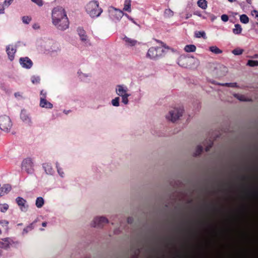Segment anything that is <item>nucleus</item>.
<instances>
[{"label": "nucleus", "mask_w": 258, "mask_h": 258, "mask_svg": "<svg viewBox=\"0 0 258 258\" xmlns=\"http://www.w3.org/2000/svg\"><path fill=\"white\" fill-rule=\"evenodd\" d=\"M52 23L61 30L69 27V20L64 9L61 7L54 8L51 14Z\"/></svg>", "instance_id": "f257e3e1"}, {"label": "nucleus", "mask_w": 258, "mask_h": 258, "mask_svg": "<svg viewBox=\"0 0 258 258\" xmlns=\"http://www.w3.org/2000/svg\"><path fill=\"white\" fill-rule=\"evenodd\" d=\"M183 111V108L180 106H171L165 115V118L168 122L175 123L182 117Z\"/></svg>", "instance_id": "f03ea898"}, {"label": "nucleus", "mask_w": 258, "mask_h": 258, "mask_svg": "<svg viewBox=\"0 0 258 258\" xmlns=\"http://www.w3.org/2000/svg\"><path fill=\"white\" fill-rule=\"evenodd\" d=\"M87 13L92 18L99 17L103 12L102 9L99 7V3L97 1L89 2L86 6Z\"/></svg>", "instance_id": "7ed1b4c3"}, {"label": "nucleus", "mask_w": 258, "mask_h": 258, "mask_svg": "<svg viewBox=\"0 0 258 258\" xmlns=\"http://www.w3.org/2000/svg\"><path fill=\"white\" fill-rule=\"evenodd\" d=\"M178 64L181 67H197L200 64V61L194 57H186L185 56H180L178 59Z\"/></svg>", "instance_id": "20e7f679"}, {"label": "nucleus", "mask_w": 258, "mask_h": 258, "mask_svg": "<svg viewBox=\"0 0 258 258\" xmlns=\"http://www.w3.org/2000/svg\"><path fill=\"white\" fill-rule=\"evenodd\" d=\"M116 94L121 97L122 102L124 104H127L128 103V97L130 96V94L128 93V88L127 86L124 85H118L115 89Z\"/></svg>", "instance_id": "39448f33"}, {"label": "nucleus", "mask_w": 258, "mask_h": 258, "mask_svg": "<svg viewBox=\"0 0 258 258\" xmlns=\"http://www.w3.org/2000/svg\"><path fill=\"white\" fill-rule=\"evenodd\" d=\"M37 43L39 46H44L45 49L49 51H56L58 49L57 44L52 40H40Z\"/></svg>", "instance_id": "423d86ee"}, {"label": "nucleus", "mask_w": 258, "mask_h": 258, "mask_svg": "<svg viewBox=\"0 0 258 258\" xmlns=\"http://www.w3.org/2000/svg\"><path fill=\"white\" fill-rule=\"evenodd\" d=\"M12 126V123L10 117L7 115L0 116V128L2 130L8 132Z\"/></svg>", "instance_id": "0eeeda50"}, {"label": "nucleus", "mask_w": 258, "mask_h": 258, "mask_svg": "<svg viewBox=\"0 0 258 258\" xmlns=\"http://www.w3.org/2000/svg\"><path fill=\"white\" fill-rule=\"evenodd\" d=\"M163 49L159 47H152L149 49L147 53V57L150 59H156L162 55Z\"/></svg>", "instance_id": "6e6552de"}, {"label": "nucleus", "mask_w": 258, "mask_h": 258, "mask_svg": "<svg viewBox=\"0 0 258 258\" xmlns=\"http://www.w3.org/2000/svg\"><path fill=\"white\" fill-rule=\"evenodd\" d=\"M108 223V219L103 216L95 217L90 222V226L94 228L102 227L105 224Z\"/></svg>", "instance_id": "1a4fd4ad"}, {"label": "nucleus", "mask_w": 258, "mask_h": 258, "mask_svg": "<svg viewBox=\"0 0 258 258\" xmlns=\"http://www.w3.org/2000/svg\"><path fill=\"white\" fill-rule=\"evenodd\" d=\"M109 13L110 18L113 21H118L123 16L122 11L114 8L110 9Z\"/></svg>", "instance_id": "9d476101"}, {"label": "nucleus", "mask_w": 258, "mask_h": 258, "mask_svg": "<svg viewBox=\"0 0 258 258\" xmlns=\"http://www.w3.org/2000/svg\"><path fill=\"white\" fill-rule=\"evenodd\" d=\"M22 169L28 173H31L33 171V163L30 159H26L22 163Z\"/></svg>", "instance_id": "9b49d317"}, {"label": "nucleus", "mask_w": 258, "mask_h": 258, "mask_svg": "<svg viewBox=\"0 0 258 258\" xmlns=\"http://www.w3.org/2000/svg\"><path fill=\"white\" fill-rule=\"evenodd\" d=\"M17 204L19 206V208L21 211L26 212L27 211L28 208V205L26 201L21 197L17 198Z\"/></svg>", "instance_id": "f8f14e48"}, {"label": "nucleus", "mask_w": 258, "mask_h": 258, "mask_svg": "<svg viewBox=\"0 0 258 258\" xmlns=\"http://www.w3.org/2000/svg\"><path fill=\"white\" fill-rule=\"evenodd\" d=\"M20 63L23 68L30 69L32 66V62L28 57L21 58Z\"/></svg>", "instance_id": "ddd939ff"}, {"label": "nucleus", "mask_w": 258, "mask_h": 258, "mask_svg": "<svg viewBox=\"0 0 258 258\" xmlns=\"http://www.w3.org/2000/svg\"><path fill=\"white\" fill-rule=\"evenodd\" d=\"M16 49L14 46L9 45L7 49V51L9 56V59L11 60H13L15 58V55L16 53Z\"/></svg>", "instance_id": "4468645a"}, {"label": "nucleus", "mask_w": 258, "mask_h": 258, "mask_svg": "<svg viewBox=\"0 0 258 258\" xmlns=\"http://www.w3.org/2000/svg\"><path fill=\"white\" fill-rule=\"evenodd\" d=\"M12 242V240L10 238L3 239L0 241V247L6 248L9 246Z\"/></svg>", "instance_id": "2eb2a0df"}, {"label": "nucleus", "mask_w": 258, "mask_h": 258, "mask_svg": "<svg viewBox=\"0 0 258 258\" xmlns=\"http://www.w3.org/2000/svg\"><path fill=\"white\" fill-rule=\"evenodd\" d=\"M40 105L43 108H51L52 107V104L51 103L47 101L46 99L42 98H41Z\"/></svg>", "instance_id": "dca6fc26"}, {"label": "nucleus", "mask_w": 258, "mask_h": 258, "mask_svg": "<svg viewBox=\"0 0 258 258\" xmlns=\"http://www.w3.org/2000/svg\"><path fill=\"white\" fill-rule=\"evenodd\" d=\"M11 190V186L9 184H5L1 188L0 197L5 194L8 193Z\"/></svg>", "instance_id": "f3484780"}, {"label": "nucleus", "mask_w": 258, "mask_h": 258, "mask_svg": "<svg viewBox=\"0 0 258 258\" xmlns=\"http://www.w3.org/2000/svg\"><path fill=\"white\" fill-rule=\"evenodd\" d=\"M184 50L187 52H192L196 50V46L194 44L185 45L184 47Z\"/></svg>", "instance_id": "a211bd4d"}, {"label": "nucleus", "mask_w": 258, "mask_h": 258, "mask_svg": "<svg viewBox=\"0 0 258 258\" xmlns=\"http://www.w3.org/2000/svg\"><path fill=\"white\" fill-rule=\"evenodd\" d=\"M242 29L240 25L237 24L234 25V28L233 29V33L235 35L240 34L242 32Z\"/></svg>", "instance_id": "6ab92c4d"}, {"label": "nucleus", "mask_w": 258, "mask_h": 258, "mask_svg": "<svg viewBox=\"0 0 258 258\" xmlns=\"http://www.w3.org/2000/svg\"><path fill=\"white\" fill-rule=\"evenodd\" d=\"M197 5L200 8L206 10L208 7V3L206 0H199Z\"/></svg>", "instance_id": "aec40b11"}, {"label": "nucleus", "mask_w": 258, "mask_h": 258, "mask_svg": "<svg viewBox=\"0 0 258 258\" xmlns=\"http://www.w3.org/2000/svg\"><path fill=\"white\" fill-rule=\"evenodd\" d=\"M209 50L211 52L216 54H221L222 53V50L219 49L216 45L210 46L209 47Z\"/></svg>", "instance_id": "412c9836"}, {"label": "nucleus", "mask_w": 258, "mask_h": 258, "mask_svg": "<svg viewBox=\"0 0 258 258\" xmlns=\"http://www.w3.org/2000/svg\"><path fill=\"white\" fill-rule=\"evenodd\" d=\"M233 96L235 98L238 99L241 101H249L250 99L247 98L246 96L243 95H240L238 94H234Z\"/></svg>", "instance_id": "4be33fe9"}, {"label": "nucleus", "mask_w": 258, "mask_h": 258, "mask_svg": "<svg viewBox=\"0 0 258 258\" xmlns=\"http://www.w3.org/2000/svg\"><path fill=\"white\" fill-rule=\"evenodd\" d=\"M124 40L126 42V45L130 46H135L137 44V41L134 39H132L130 38L125 37Z\"/></svg>", "instance_id": "5701e85b"}, {"label": "nucleus", "mask_w": 258, "mask_h": 258, "mask_svg": "<svg viewBox=\"0 0 258 258\" xmlns=\"http://www.w3.org/2000/svg\"><path fill=\"white\" fill-rule=\"evenodd\" d=\"M44 203V199L42 197H38L36 200L35 205L38 208H41Z\"/></svg>", "instance_id": "b1692460"}, {"label": "nucleus", "mask_w": 258, "mask_h": 258, "mask_svg": "<svg viewBox=\"0 0 258 258\" xmlns=\"http://www.w3.org/2000/svg\"><path fill=\"white\" fill-rule=\"evenodd\" d=\"M20 117L24 121L29 122L30 121V119L28 116L27 113L25 111L21 112L20 114Z\"/></svg>", "instance_id": "393cba45"}, {"label": "nucleus", "mask_w": 258, "mask_h": 258, "mask_svg": "<svg viewBox=\"0 0 258 258\" xmlns=\"http://www.w3.org/2000/svg\"><path fill=\"white\" fill-rule=\"evenodd\" d=\"M123 10L125 11H127L128 12H131V0H125V1Z\"/></svg>", "instance_id": "a878e982"}, {"label": "nucleus", "mask_w": 258, "mask_h": 258, "mask_svg": "<svg viewBox=\"0 0 258 258\" xmlns=\"http://www.w3.org/2000/svg\"><path fill=\"white\" fill-rule=\"evenodd\" d=\"M164 16L166 18H171L174 15V12L170 9H167L164 11Z\"/></svg>", "instance_id": "bb28decb"}, {"label": "nucleus", "mask_w": 258, "mask_h": 258, "mask_svg": "<svg viewBox=\"0 0 258 258\" xmlns=\"http://www.w3.org/2000/svg\"><path fill=\"white\" fill-rule=\"evenodd\" d=\"M240 21L243 24H247L249 22L248 17L245 14L240 16Z\"/></svg>", "instance_id": "cd10ccee"}, {"label": "nucleus", "mask_w": 258, "mask_h": 258, "mask_svg": "<svg viewBox=\"0 0 258 258\" xmlns=\"http://www.w3.org/2000/svg\"><path fill=\"white\" fill-rule=\"evenodd\" d=\"M44 168L45 169L46 172L47 174H51L52 173V169L51 166L50 165H49L48 164H46L44 165Z\"/></svg>", "instance_id": "c85d7f7f"}, {"label": "nucleus", "mask_w": 258, "mask_h": 258, "mask_svg": "<svg viewBox=\"0 0 258 258\" xmlns=\"http://www.w3.org/2000/svg\"><path fill=\"white\" fill-rule=\"evenodd\" d=\"M247 65L250 67L258 66V60H249L247 63Z\"/></svg>", "instance_id": "c756f323"}, {"label": "nucleus", "mask_w": 258, "mask_h": 258, "mask_svg": "<svg viewBox=\"0 0 258 258\" xmlns=\"http://www.w3.org/2000/svg\"><path fill=\"white\" fill-rule=\"evenodd\" d=\"M220 85L223 86H228V87H232V88H234V87H237V85L236 83H223V84H221Z\"/></svg>", "instance_id": "7c9ffc66"}, {"label": "nucleus", "mask_w": 258, "mask_h": 258, "mask_svg": "<svg viewBox=\"0 0 258 258\" xmlns=\"http://www.w3.org/2000/svg\"><path fill=\"white\" fill-rule=\"evenodd\" d=\"M119 98L118 97L112 99L111 101L112 105L116 107L118 106L119 105Z\"/></svg>", "instance_id": "2f4dec72"}, {"label": "nucleus", "mask_w": 258, "mask_h": 258, "mask_svg": "<svg viewBox=\"0 0 258 258\" xmlns=\"http://www.w3.org/2000/svg\"><path fill=\"white\" fill-rule=\"evenodd\" d=\"M232 53L234 55H240L243 52V50L241 49L237 48L232 50Z\"/></svg>", "instance_id": "473e14b6"}, {"label": "nucleus", "mask_w": 258, "mask_h": 258, "mask_svg": "<svg viewBox=\"0 0 258 258\" xmlns=\"http://www.w3.org/2000/svg\"><path fill=\"white\" fill-rule=\"evenodd\" d=\"M79 34H80L81 39L82 40H86V36L85 35V32L83 30H82V29L79 30Z\"/></svg>", "instance_id": "72a5a7b5"}, {"label": "nucleus", "mask_w": 258, "mask_h": 258, "mask_svg": "<svg viewBox=\"0 0 258 258\" xmlns=\"http://www.w3.org/2000/svg\"><path fill=\"white\" fill-rule=\"evenodd\" d=\"M197 38L204 37L206 38V33L204 31H199L196 34Z\"/></svg>", "instance_id": "f704fd0d"}, {"label": "nucleus", "mask_w": 258, "mask_h": 258, "mask_svg": "<svg viewBox=\"0 0 258 258\" xmlns=\"http://www.w3.org/2000/svg\"><path fill=\"white\" fill-rule=\"evenodd\" d=\"M31 20V18L28 16H24L22 17L23 22L25 24H28Z\"/></svg>", "instance_id": "c9c22d12"}, {"label": "nucleus", "mask_w": 258, "mask_h": 258, "mask_svg": "<svg viewBox=\"0 0 258 258\" xmlns=\"http://www.w3.org/2000/svg\"><path fill=\"white\" fill-rule=\"evenodd\" d=\"M8 208L9 206L7 204L0 205V210L3 212L6 211Z\"/></svg>", "instance_id": "e433bc0d"}, {"label": "nucleus", "mask_w": 258, "mask_h": 258, "mask_svg": "<svg viewBox=\"0 0 258 258\" xmlns=\"http://www.w3.org/2000/svg\"><path fill=\"white\" fill-rule=\"evenodd\" d=\"M9 222L6 220H0V224L2 225L3 227H6L7 230H8V225Z\"/></svg>", "instance_id": "4c0bfd02"}, {"label": "nucleus", "mask_w": 258, "mask_h": 258, "mask_svg": "<svg viewBox=\"0 0 258 258\" xmlns=\"http://www.w3.org/2000/svg\"><path fill=\"white\" fill-rule=\"evenodd\" d=\"M202 147L201 146H198L196 150V152L194 153L195 155H198L201 153L202 151Z\"/></svg>", "instance_id": "58836bf2"}, {"label": "nucleus", "mask_w": 258, "mask_h": 258, "mask_svg": "<svg viewBox=\"0 0 258 258\" xmlns=\"http://www.w3.org/2000/svg\"><path fill=\"white\" fill-rule=\"evenodd\" d=\"M13 1L14 0H5L4 3V7H8L12 3Z\"/></svg>", "instance_id": "ea45409f"}, {"label": "nucleus", "mask_w": 258, "mask_h": 258, "mask_svg": "<svg viewBox=\"0 0 258 258\" xmlns=\"http://www.w3.org/2000/svg\"><path fill=\"white\" fill-rule=\"evenodd\" d=\"M31 1L39 6H42L43 5L42 0H31Z\"/></svg>", "instance_id": "a19ab883"}, {"label": "nucleus", "mask_w": 258, "mask_h": 258, "mask_svg": "<svg viewBox=\"0 0 258 258\" xmlns=\"http://www.w3.org/2000/svg\"><path fill=\"white\" fill-rule=\"evenodd\" d=\"M221 20L224 22H227L228 20V17L227 15L224 14L221 16Z\"/></svg>", "instance_id": "79ce46f5"}, {"label": "nucleus", "mask_w": 258, "mask_h": 258, "mask_svg": "<svg viewBox=\"0 0 258 258\" xmlns=\"http://www.w3.org/2000/svg\"><path fill=\"white\" fill-rule=\"evenodd\" d=\"M251 15L252 16L257 19L258 21V11L253 10L251 12Z\"/></svg>", "instance_id": "37998d69"}, {"label": "nucleus", "mask_w": 258, "mask_h": 258, "mask_svg": "<svg viewBox=\"0 0 258 258\" xmlns=\"http://www.w3.org/2000/svg\"><path fill=\"white\" fill-rule=\"evenodd\" d=\"M57 166V171L59 173V174L62 177L64 175V173L62 171V169H61L60 168H59L57 165L56 166Z\"/></svg>", "instance_id": "c03bdc74"}, {"label": "nucleus", "mask_w": 258, "mask_h": 258, "mask_svg": "<svg viewBox=\"0 0 258 258\" xmlns=\"http://www.w3.org/2000/svg\"><path fill=\"white\" fill-rule=\"evenodd\" d=\"M39 77H33V78L32 79V82L33 84L38 83L39 82Z\"/></svg>", "instance_id": "a18cd8bd"}, {"label": "nucleus", "mask_w": 258, "mask_h": 258, "mask_svg": "<svg viewBox=\"0 0 258 258\" xmlns=\"http://www.w3.org/2000/svg\"><path fill=\"white\" fill-rule=\"evenodd\" d=\"M163 46L164 47L165 49H168V50H171L172 51H174V50L172 48H170L168 46L166 45L165 44H163Z\"/></svg>", "instance_id": "49530a36"}, {"label": "nucleus", "mask_w": 258, "mask_h": 258, "mask_svg": "<svg viewBox=\"0 0 258 258\" xmlns=\"http://www.w3.org/2000/svg\"><path fill=\"white\" fill-rule=\"evenodd\" d=\"M219 68L221 69V70H222L223 71H224L226 73L227 72V68H226L224 66H220L219 67Z\"/></svg>", "instance_id": "de8ad7c7"}, {"label": "nucleus", "mask_w": 258, "mask_h": 258, "mask_svg": "<svg viewBox=\"0 0 258 258\" xmlns=\"http://www.w3.org/2000/svg\"><path fill=\"white\" fill-rule=\"evenodd\" d=\"M125 16L130 20H131V21H132L134 23L136 24V22L134 21V20H133V19H132V18H130L127 14L125 15Z\"/></svg>", "instance_id": "09e8293b"}, {"label": "nucleus", "mask_w": 258, "mask_h": 258, "mask_svg": "<svg viewBox=\"0 0 258 258\" xmlns=\"http://www.w3.org/2000/svg\"><path fill=\"white\" fill-rule=\"evenodd\" d=\"M191 16H192V15L191 14H187L185 16V19H188L190 18V17H191Z\"/></svg>", "instance_id": "8fccbe9b"}, {"label": "nucleus", "mask_w": 258, "mask_h": 258, "mask_svg": "<svg viewBox=\"0 0 258 258\" xmlns=\"http://www.w3.org/2000/svg\"><path fill=\"white\" fill-rule=\"evenodd\" d=\"M33 27L34 29H36L39 28V26L38 24H34L33 25Z\"/></svg>", "instance_id": "3c124183"}, {"label": "nucleus", "mask_w": 258, "mask_h": 258, "mask_svg": "<svg viewBox=\"0 0 258 258\" xmlns=\"http://www.w3.org/2000/svg\"><path fill=\"white\" fill-rule=\"evenodd\" d=\"M42 225L43 227H46V225H47V223L46 222H43L42 224Z\"/></svg>", "instance_id": "603ef678"}, {"label": "nucleus", "mask_w": 258, "mask_h": 258, "mask_svg": "<svg viewBox=\"0 0 258 258\" xmlns=\"http://www.w3.org/2000/svg\"><path fill=\"white\" fill-rule=\"evenodd\" d=\"M195 14L199 16V17H201V15L200 14V13H195Z\"/></svg>", "instance_id": "864d4df0"}, {"label": "nucleus", "mask_w": 258, "mask_h": 258, "mask_svg": "<svg viewBox=\"0 0 258 258\" xmlns=\"http://www.w3.org/2000/svg\"><path fill=\"white\" fill-rule=\"evenodd\" d=\"M43 91H42L41 92V95L43 94V96H44V97H45V95H46V93H43Z\"/></svg>", "instance_id": "5fc2aeb1"}, {"label": "nucleus", "mask_w": 258, "mask_h": 258, "mask_svg": "<svg viewBox=\"0 0 258 258\" xmlns=\"http://www.w3.org/2000/svg\"><path fill=\"white\" fill-rule=\"evenodd\" d=\"M43 91H42L41 92V95L43 94V96H44V97H45V95H46V93H43Z\"/></svg>", "instance_id": "6e6d98bb"}, {"label": "nucleus", "mask_w": 258, "mask_h": 258, "mask_svg": "<svg viewBox=\"0 0 258 258\" xmlns=\"http://www.w3.org/2000/svg\"><path fill=\"white\" fill-rule=\"evenodd\" d=\"M43 91H42L41 92V95L43 94V96H44V97H45V95H46V93H43Z\"/></svg>", "instance_id": "4d7b16f0"}, {"label": "nucleus", "mask_w": 258, "mask_h": 258, "mask_svg": "<svg viewBox=\"0 0 258 258\" xmlns=\"http://www.w3.org/2000/svg\"><path fill=\"white\" fill-rule=\"evenodd\" d=\"M246 1L249 4H251V0H246Z\"/></svg>", "instance_id": "13d9d810"}, {"label": "nucleus", "mask_w": 258, "mask_h": 258, "mask_svg": "<svg viewBox=\"0 0 258 258\" xmlns=\"http://www.w3.org/2000/svg\"><path fill=\"white\" fill-rule=\"evenodd\" d=\"M228 1L230 3H232V2L236 1V0H228Z\"/></svg>", "instance_id": "bf43d9fd"}, {"label": "nucleus", "mask_w": 258, "mask_h": 258, "mask_svg": "<svg viewBox=\"0 0 258 258\" xmlns=\"http://www.w3.org/2000/svg\"><path fill=\"white\" fill-rule=\"evenodd\" d=\"M3 12L2 11V10H0V13H3Z\"/></svg>", "instance_id": "052dcab7"}, {"label": "nucleus", "mask_w": 258, "mask_h": 258, "mask_svg": "<svg viewBox=\"0 0 258 258\" xmlns=\"http://www.w3.org/2000/svg\"><path fill=\"white\" fill-rule=\"evenodd\" d=\"M24 231H26V232H27V231L26 230V229H24Z\"/></svg>", "instance_id": "680f3d73"}]
</instances>
